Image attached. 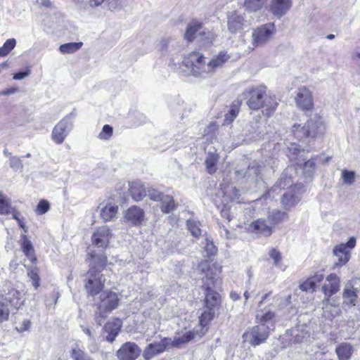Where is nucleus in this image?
I'll return each instance as SVG.
<instances>
[{
  "mask_svg": "<svg viewBox=\"0 0 360 360\" xmlns=\"http://www.w3.org/2000/svg\"><path fill=\"white\" fill-rule=\"evenodd\" d=\"M198 268L200 271L205 274V277L202 278V287L206 290V307L209 309H212L218 306L220 302L219 293L212 289L221 284L219 275L221 272L222 266L217 262L209 264L207 260H203L198 264Z\"/></svg>",
  "mask_w": 360,
  "mask_h": 360,
  "instance_id": "obj_1",
  "label": "nucleus"
},
{
  "mask_svg": "<svg viewBox=\"0 0 360 360\" xmlns=\"http://www.w3.org/2000/svg\"><path fill=\"white\" fill-rule=\"evenodd\" d=\"M243 96L250 109L264 108L262 113L266 117H270L278 105L276 96L268 94L267 88L264 85L246 89L243 92Z\"/></svg>",
  "mask_w": 360,
  "mask_h": 360,
  "instance_id": "obj_2",
  "label": "nucleus"
},
{
  "mask_svg": "<svg viewBox=\"0 0 360 360\" xmlns=\"http://www.w3.org/2000/svg\"><path fill=\"white\" fill-rule=\"evenodd\" d=\"M325 130L323 118L318 114L311 115L304 125L295 124L292 128L294 136L299 140L321 136Z\"/></svg>",
  "mask_w": 360,
  "mask_h": 360,
  "instance_id": "obj_3",
  "label": "nucleus"
},
{
  "mask_svg": "<svg viewBox=\"0 0 360 360\" xmlns=\"http://www.w3.org/2000/svg\"><path fill=\"white\" fill-rule=\"evenodd\" d=\"M291 183L290 177H287L286 174L283 173L274 186L268 192L269 196L271 197L278 188L281 190L285 186H289L288 191L283 194L282 198V204L286 209L292 207L300 201L301 190L303 188L301 184L291 186Z\"/></svg>",
  "mask_w": 360,
  "mask_h": 360,
  "instance_id": "obj_4",
  "label": "nucleus"
},
{
  "mask_svg": "<svg viewBox=\"0 0 360 360\" xmlns=\"http://www.w3.org/2000/svg\"><path fill=\"white\" fill-rule=\"evenodd\" d=\"M289 154L288 155L291 160L296 162V170L301 172L306 179H311L315 172V161L314 159L305 161L303 158L304 149H301L300 146L292 143L288 148Z\"/></svg>",
  "mask_w": 360,
  "mask_h": 360,
  "instance_id": "obj_5",
  "label": "nucleus"
},
{
  "mask_svg": "<svg viewBox=\"0 0 360 360\" xmlns=\"http://www.w3.org/2000/svg\"><path fill=\"white\" fill-rule=\"evenodd\" d=\"M182 65L190 69L191 74L194 77L207 78L212 76V72L205 57L198 52L191 53L182 61Z\"/></svg>",
  "mask_w": 360,
  "mask_h": 360,
  "instance_id": "obj_6",
  "label": "nucleus"
},
{
  "mask_svg": "<svg viewBox=\"0 0 360 360\" xmlns=\"http://www.w3.org/2000/svg\"><path fill=\"white\" fill-rule=\"evenodd\" d=\"M276 32L274 23H266L252 30L250 44L245 49L248 53L259 46L265 45Z\"/></svg>",
  "mask_w": 360,
  "mask_h": 360,
  "instance_id": "obj_7",
  "label": "nucleus"
},
{
  "mask_svg": "<svg viewBox=\"0 0 360 360\" xmlns=\"http://www.w3.org/2000/svg\"><path fill=\"white\" fill-rule=\"evenodd\" d=\"M100 300L101 301L98 304L96 321L101 326L103 320L105 318V314L117 307L119 299L115 292L105 291L100 294Z\"/></svg>",
  "mask_w": 360,
  "mask_h": 360,
  "instance_id": "obj_8",
  "label": "nucleus"
},
{
  "mask_svg": "<svg viewBox=\"0 0 360 360\" xmlns=\"http://www.w3.org/2000/svg\"><path fill=\"white\" fill-rule=\"evenodd\" d=\"M199 37L200 41L205 45H209L212 43L214 39L213 34L206 32L202 24L197 20L190 22L186 27L185 38L189 41Z\"/></svg>",
  "mask_w": 360,
  "mask_h": 360,
  "instance_id": "obj_9",
  "label": "nucleus"
},
{
  "mask_svg": "<svg viewBox=\"0 0 360 360\" xmlns=\"http://www.w3.org/2000/svg\"><path fill=\"white\" fill-rule=\"evenodd\" d=\"M269 334V327L264 324H259L247 330L243 338L245 342L255 347L264 342Z\"/></svg>",
  "mask_w": 360,
  "mask_h": 360,
  "instance_id": "obj_10",
  "label": "nucleus"
},
{
  "mask_svg": "<svg viewBox=\"0 0 360 360\" xmlns=\"http://www.w3.org/2000/svg\"><path fill=\"white\" fill-rule=\"evenodd\" d=\"M355 245L356 239L352 237L347 243L338 245L333 248V255L337 259V261L334 262L333 266L334 269L344 266L349 262L351 255V250L353 249Z\"/></svg>",
  "mask_w": 360,
  "mask_h": 360,
  "instance_id": "obj_11",
  "label": "nucleus"
},
{
  "mask_svg": "<svg viewBox=\"0 0 360 360\" xmlns=\"http://www.w3.org/2000/svg\"><path fill=\"white\" fill-rule=\"evenodd\" d=\"M295 101L298 108L303 111L311 110L314 107L312 91L307 86L298 88L295 97Z\"/></svg>",
  "mask_w": 360,
  "mask_h": 360,
  "instance_id": "obj_12",
  "label": "nucleus"
},
{
  "mask_svg": "<svg viewBox=\"0 0 360 360\" xmlns=\"http://www.w3.org/2000/svg\"><path fill=\"white\" fill-rule=\"evenodd\" d=\"M72 127L69 116L61 120L53 129L51 138L56 144H61Z\"/></svg>",
  "mask_w": 360,
  "mask_h": 360,
  "instance_id": "obj_13",
  "label": "nucleus"
},
{
  "mask_svg": "<svg viewBox=\"0 0 360 360\" xmlns=\"http://www.w3.org/2000/svg\"><path fill=\"white\" fill-rule=\"evenodd\" d=\"M105 278L103 274L98 273H93L92 271L88 272V281L85 284L87 292L94 296L101 292L104 287Z\"/></svg>",
  "mask_w": 360,
  "mask_h": 360,
  "instance_id": "obj_14",
  "label": "nucleus"
},
{
  "mask_svg": "<svg viewBox=\"0 0 360 360\" xmlns=\"http://www.w3.org/2000/svg\"><path fill=\"white\" fill-rule=\"evenodd\" d=\"M328 283L324 284L321 287V291L324 294V304H326L325 309L328 308V299L337 293L340 290V278L335 274H330L326 277Z\"/></svg>",
  "mask_w": 360,
  "mask_h": 360,
  "instance_id": "obj_15",
  "label": "nucleus"
},
{
  "mask_svg": "<svg viewBox=\"0 0 360 360\" xmlns=\"http://www.w3.org/2000/svg\"><path fill=\"white\" fill-rule=\"evenodd\" d=\"M359 289V279H356L352 281L347 282L345 286L342 293L344 304L350 305L351 307L354 306L356 304V301L358 297Z\"/></svg>",
  "mask_w": 360,
  "mask_h": 360,
  "instance_id": "obj_16",
  "label": "nucleus"
},
{
  "mask_svg": "<svg viewBox=\"0 0 360 360\" xmlns=\"http://www.w3.org/2000/svg\"><path fill=\"white\" fill-rule=\"evenodd\" d=\"M248 231L259 237H269L274 232L272 224L268 219H258L249 224Z\"/></svg>",
  "mask_w": 360,
  "mask_h": 360,
  "instance_id": "obj_17",
  "label": "nucleus"
},
{
  "mask_svg": "<svg viewBox=\"0 0 360 360\" xmlns=\"http://www.w3.org/2000/svg\"><path fill=\"white\" fill-rule=\"evenodd\" d=\"M140 354L141 349L136 343L127 342L117 350V356L119 360H136Z\"/></svg>",
  "mask_w": 360,
  "mask_h": 360,
  "instance_id": "obj_18",
  "label": "nucleus"
},
{
  "mask_svg": "<svg viewBox=\"0 0 360 360\" xmlns=\"http://www.w3.org/2000/svg\"><path fill=\"white\" fill-rule=\"evenodd\" d=\"M292 6V0H271L269 11L278 19L286 15Z\"/></svg>",
  "mask_w": 360,
  "mask_h": 360,
  "instance_id": "obj_19",
  "label": "nucleus"
},
{
  "mask_svg": "<svg viewBox=\"0 0 360 360\" xmlns=\"http://www.w3.org/2000/svg\"><path fill=\"white\" fill-rule=\"evenodd\" d=\"M112 237V233L110 228L107 226L99 227L92 235V244L101 248H105Z\"/></svg>",
  "mask_w": 360,
  "mask_h": 360,
  "instance_id": "obj_20",
  "label": "nucleus"
},
{
  "mask_svg": "<svg viewBox=\"0 0 360 360\" xmlns=\"http://www.w3.org/2000/svg\"><path fill=\"white\" fill-rule=\"evenodd\" d=\"M245 13L239 11L231 13L228 16V29L232 33H236L247 27L248 20L245 19Z\"/></svg>",
  "mask_w": 360,
  "mask_h": 360,
  "instance_id": "obj_21",
  "label": "nucleus"
},
{
  "mask_svg": "<svg viewBox=\"0 0 360 360\" xmlns=\"http://www.w3.org/2000/svg\"><path fill=\"white\" fill-rule=\"evenodd\" d=\"M144 219V211L137 206H131L124 212V221L131 226H139Z\"/></svg>",
  "mask_w": 360,
  "mask_h": 360,
  "instance_id": "obj_22",
  "label": "nucleus"
},
{
  "mask_svg": "<svg viewBox=\"0 0 360 360\" xmlns=\"http://www.w3.org/2000/svg\"><path fill=\"white\" fill-rule=\"evenodd\" d=\"M169 348V340L165 338L160 342L149 344L143 351V356L145 360H150L153 356L162 353Z\"/></svg>",
  "mask_w": 360,
  "mask_h": 360,
  "instance_id": "obj_23",
  "label": "nucleus"
},
{
  "mask_svg": "<svg viewBox=\"0 0 360 360\" xmlns=\"http://www.w3.org/2000/svg\"><path fill=\"white\" fill-rule=\"evenodd\" d=\"M122 326V322L120 319L115 318L109 321L103 328L104 332L108 334L106 335V340L110 342H113L118 335Z\"/></svg>",
  "mask_w": 360,
  "mask_h": 360,
  "instance_id": "obj_24",
  "label": "nucleus"
},
{
  "mask_svg": "<svg viewBox=\"0 0 360 360\" xmlns=\"http://www.w3.org/2000/svg\"><path fill=\"white\" fill-rule=\"evenodd\" d=\"M98 209L100 210V217L104 222L111 221L116 219L118 212L117 205L111 203L100 204Z\"/></svg>",
  "mask_w": 360,
  "mask_h": 360,
  "instance_id": "obj_25",
  "label": "nucleus"
},
{
  "mask_svg": "<svg viewBox=\"0 0 360 360\" xmlns=\"http://www.w3.org/2000/svg\"><path fill=\"white\" fill-rule=\"evenodd\" d=\"M230 58V56L226 51H221L214 56L208 63L213 75L218 68H221Z\"/></svg>",
  "mask_w": 360,
  "mask_h": 360,
  "instance_id": "obj_26",
  "label": "nucleus"
},
{
  "mask_svg": "<svg viewBox=\"0 0 360 360\" xmlns=\"http://www.w3.org/2000/svg\"><path fill=\"white\" fill-rule=\"evenodd\" d=\"M354 351L353 346L348 342H342L335 348V353L339 360H349Z\"/></svg>",
  "mask_w": 360,
  "mask_h": 360,
  "instance_id": "obj_27",
  "label": "nucleus"
},
{
  "mask_svg": "<svg viewBox=\"0 0 360 360\" xmlns=\"http://www.w3.org/2000/svg\"><path fill=\"white\" fill-rule=\"evenodd\" d=\"M235 174L238 179L244 178L250 181H255L257 180L260 171L258 167L252 166L249 167L245 171L237 170Z\"/></svg>",
  "mask_w": 360,
  "mask_h": 360,
  "instance_id": "obj_28",
  "label": "nucleus"
},
{
  "mask_svg": "<svg viewBox=\"0 0 360 360\" xmlns=\"http://www.w3.org/2000/svg\"><path fill=\"white\" fill-rule=\"evenodd\" d=\"M328 308L325 309L324 299L322 300L323 316L326 319H332L340 313L339 305L333 300L328 299Z\"/></svg>",
  "mask_w": 360,
  "mask_h": 360,
  "instance_id": "obj_29",
  "label": "nucleus"
},
{
  "mask_svg": "<svg viewBox=\"0 0 360 360\" xmlns=\"http://www.w3.org/2000/svg\"><path fill=\"white\" fill-rule=\"evenodd\" d=\"M129 192L135 201H139L146 195V189L140 182H133L130 185Z\"/></svg>",
  "mask_w": 360,
  "mask_h": 360,
  "instance_id": "obj_30",
  "label": "nucleus"
},
{
  "mask_svg": "<svg viewBox=\"0 0 360 360\" xmlns=\"http://www.w3.org/2000/svg\"><path fill=\"white\" fill-rule=\"evenodd\" d=\"M195 337V333L193 331H187L180 337L174 338L173 340H169V347H179L182 345L191 341Z\"/></svg>",
  "mask_w": 360,
  "mask_h": 360,
  "instance_id": "obj_31",
  "label": "nucleus"
},
{
  "mask_svg": "<svg viewBox=\"0 0 360 360\" xmlns=\"http://www.w3.org/2000/svg\"><path fill=\"white\" fill-rule=\"evenodd\" d=\"M21 248L22 252H24L26 257L30 259L31 262H34L36 260V257L34 255V250L33 245L30 240L27 238L26 236H22V241L21 243Z\"/></svg>",
  "mask_w": 360,
  "mask_h": 360,
  "instance_id": "obj_32",
  "label": "nucleus"
},
{
  "mask_svg": "<svg viewBox=\"0 0 360 360\" xmlns=\"http://www.w3.org/2000/svg\"><path fill=\"white\" fill-rule=\"evenodd\" d=\"M257 320L260 324L274 323L276 318V313L271 309H264L257 314Z\"/></svg>",
  "mask_w": 360,
  "mask_h": 360,
  "instance_id": "obj_33",
  "label": "nucleus"
},
{
  "mask_svg": "<svg viewBox=\"0 0 360 360\" xmlns=\"http://www.w3.org/2000/svg\"><path fill=\"white\" fill-rule=\"evenodd\" d=\"M5 300H6L8 307H13L18 308L20 305V292L17 290H11L5 296H4Z\"/></svg>",
  "mask_w": 360,
  "mask_h": 360,
  "instance_id": "obj_34",
  "label": "nucleus"
},
{
  "mask_svg": "<svg viewBox=\"0 0 360 360\" xmlns=\"http://www.w3.org/2000/svg\"><path fill=\"white\" fill-rule=\"evenodd\" d=\"M289 336L291 337L290 339H289L290 344H297L306 340L309 337V335L307 332L303 330L292 328L290 330Z\"/></svg>",
  "mask_w": 360,
  "mask_h": 360,
  "instance_id": "obj_35",
  "label": "nucleus"
},
{
  "mask_svg": "<svg viewBox=\"0 0 360 360\" xmlns=\"http://www.w3.org/2000/svg\"><path fill=\"white\" fill-rule=\"evenodd\" d=\"M91 257L93 259V266L89 271H92L93 273H100L105 267L107 257L104 255H91Z\"/></svg>",
  "mask_w": 360,
  "mask_h": 360,
  "instance_id": "obj_36",
  "label": "nucleus"
},
{
  "mask_svg": "<svg viewBox=\"0 0 360 360\" xmlns=\"http://www.w3.org/2000/svg\"><path fill=\"white\" fill-rule=\"evenodd\" d=\"M287 213L279 210H274L269 212L267 219L270 224H272L273 228L274 226L287 218Z\"/></svg>",
  "mask_w": 360,
  "mask_h": 360,
  "instance_id": "obj_37",
  "label": "nucleus"
},
{
  "mask_svg": "<svg viewBox=\"0 0 360 360\" xmlns=\"http://www.w3.org/2000/svg\"><path fill=\"white\" fill-rule=\"evenodd\" d=\"M218 155L215 153H209L205 159V166L207 172L210 174H214L217 170V163L218 162Z\"/></svg>",
  "mask_w": 360,
  "mask_h": 360,
  "instance_id": "obj_38",
  "label": "nucleus"
},
{
  "mask_svg": "<svg viewBox=\"0 0 360 360\" xmlns=\"http://www.w3.org/2000/svg\"><path fill=\"white\" fill-rule=\"evenodd\" d=\"M161 203V210L165 213L171 212L176 207L173 198L169 195H164L163 198H162Z\"/></svg>",
  "mask_w": 360,
  "mask_h": 360,
  "instance_id": "obj_39",
  "label": "nucleus"
},
{
  "mask_svg": "<svg viewBox=\"0 0 360 360\" xmlns=\"http://www.w3.org/2000/svg\"><path fill=\"white\" fill-rule=\"evenodd\" d=\"M239 105L238 103H233L230 106V109L228 112L225 115L224 120V124H230L236 118L239 112Z\"/></svg>",
  "mask_w": 360,
  "mask_h": 360,
  "instance_id": "obj_40",
  "label": "nucleus"
},
{
  "mask_svg": "<svg viewBox=\"0 0 360 360\" xmlns=\"http://www.w3.org/2000/svg\"><path fill=\"white\" fill-rule=\"evenodd\" d=\"M82 42H70L60 46L59 51L63 53H73L80 49Z\"/></svg>",
  "mask_w": 360,
  "mask_h": 360,
  "instance_id": "obj_41",
  "label": "nucleus"
},
{
  "mask_svg": "<svg viewBox=\"0 0 360 360\" xmlns=\"http://www.w3.org/2000/svg\"><path fill=\"white\" fill-rule=\"evenodd\" d=\"M266 0H245L244 6L250 12H256L260 10Z\"/></svg>",
  "mask_w": 360,
  "mask_h": 360,
  "instance_id": "obj_42",
  "label": "nucleus"
},
{
  "mask_svg": "<svg viewBox=\"0 0 360 360\" xmlns=\"http://www.w3.org/2000/svg\"><path fill=\"white\" fill-rule=\"evenodd\" d=\"M10 311L6 300H5L4 296H0V323L8 320Z\"/></svg>",
  "mask_w": 360,
  "mask_h": 360,
  "instance_id": "obj_43",
  "label": "nucleus"
},
{
  "mask_svg": "<svg viewBox=\"0 0 360 360\" xmlns=\"http://www.w3.org/2000/svg\"><path fill=\"white\" fill-rule=\"evenodd\" d=\"M11 210V200L0 193V214H8Z\"/></svg>",
  "mask_w": 360,
  "mask_h": 360,
  "instance_id": "obj_44",
  "label": "nucleus"
},
{
  "mask_svg": "<svg viewBox=\"0 0 360 360\" xmlns=\"http://www.w3.org/2000/svg\"><path fill=\"white\" fill-rule=\"evenodd\" d=\"M16 40L14 38L7 39L4 45L0 47V56H7L15 46Z\"/></svg>",
  "mask_w": 360,
  "mask_h": 360,
  "instance_id": "obj_45",
  "label": "nucleus"
},
{
  "mask_svg": "<svg viewBox=\"0 0 360 360\" xmlns=\"http://www.w3.org/2000/svg\"><path fill=\"white\" fill-rule=\"evenodd\" d=\"M188 229L194 237H198L201 235L200 223L197 221L189 219L187 221Z\"/></svg>",
  "mask_w": 360,
  "mask_h": 360,
  "instance_id": "obj_46",
  "label": "nucleus"
},
{
  "mask_svg": "<svg viewBox=\"0 0 360 360\" xmlns=\"http://www.w3.org/2000/svg\"><path fill=\"white\" fill-rule=\"evenodd\" d=\"M71 357L74 360H91L88 355L79 348L77 345L72 349Z\"/></svg>",
  "mask_w": 360,
  "mask_h": 360,
  "instance_id": "obj_47",
  "label": "nucleus"
},
{
  "mask_svg": "<svg viewBox=\"0 0 360 360\" xmlns=\"http://www.w3.org/2000/svg\"><path fill=\"white\" fill-rule=\"evenodd\" d=\"M269 255L270 257L274 260V264L276 266L281 269L282 268V264H281L282 255H281V253L277 249L272 248L271 250H270Z\"/></svg>",
  "mask_w": 360,
  "mask_h": 360,
  "instance_id": "obj_48",
  "label": "nucleus"
},
{
  "mask_svg": "<svg viewBox=\"0 0 360 360\" xmlns=\"http://www.w3.org/2000/svg\"><path fill=\"white\" fill-rule=\"evenodd\" d=\"M113 129L109 124L103 126L101 131L98 135V138L101 140H108L112 136Z\"/></svg>",
  "mask_w": 360,
  "mask_h": 360,
  "instance_id": "obj_49",
  "label": "nucleus"
},
{
  "mask_svg": "<svg viewBox=\"0 0 360 360\" xmlns=\"http://www.w3.org/2000/svg\"><path fill=\"white\" fill-rule=\"evenodd\" d=\"M203 244V249L207 253V256H212L217 253V248L213 242L206 238Z\"/></svg>",
  "mask_w": 360,
  "mask_h": 360,
  "instance_id": "obj_50",
  "label": "nucleus"
},
{
  "mask_svg": "<svg viewBox=\"0 0 360 360\" xmlns=\"http://www.w3.org/2000/svg\"><path fill=\"white\" fill-rule=\"evenodd\" d=\"M342 178L345 184L352 185L355 179V173L353 171L343 170L342 172Z\"/></svg>",
  "mask_w": 360,
  "mask_h": 360,
  "instance_id": "obj_51",
  "label": "nucleus"
},
{
  "mask_svg": "<svg viewBox=\"0 0 360 360\" xmlns=\"http://www.w3.org/2000/svg\"><path fill=\"white\" fill-rule=\"evenodd\" d=\"M49 210V204L48 201L41 200L37 206L36 212L38 214H44Z\"/></svg>",
  "mask_w": 360,
  "mask_h": 360,
  "instance_id": "obj_52",
  "label": "nucleus"
},
{
  "mask_svg": "<svg viewBox=\"0 0 360 360\" xmlns=\"http://www.w3.org/2000/svg\"><path fill=\"white\" fill-rule=\"evenodd\" d=\"M214 312L212 311V309H210L209 311H205L202 314L200 317V323L201 326H206L207 323L213 318Z\"/></svg>",
  "mask_w": 360,
  "mask_h": 360,
  "instance_id": "obj_53",
  "label": "nucleus"
},
{
  "mask_svg": "<svg viewBox=\"0 0 360 360\" xmlns=\"http://www.w3.org/2000/svg\"><path fill=\"white\" fill-rule=\"evenodd\" d=\"M28 276L30 278L32 281V285L35 288H37L39 286V276L38 275L37 270L35 269H31L28 272Z\"/></svg>",
  "mask_w": 360,
  "mask_h": 360,
  "instance_id": "obj_54",
  "label": "nucleus"
},
{
  "mask_svg": "<svg viewBox=\"0 0 360 360\" xmlns=\"http://www.w3.org/2000/svg\"><path fill=\"white\" fill-rule=\"evenodd\" d=\"M300 288L302 291L311 290V292H314L316 289V287L314 285L313 281H310V279L308 278L304 282L300 284Z\"/></svg>",
  "mask_w": 360,
  "mask_h": 360,
  "instance_id": "obj_55",
  "label": "nucleus"
},
{
  "mask_svg": "<svg viewBox=\"0 0 360 360\" xmlns=\"http://www.w3.org/2000/svg\"><path fill=\"white\" fill-rule=\"evenodd\" d=\"M10 166L17 170L22 167L21 160L18 157H13L10 159Z\"/></svg>",
  "mask_w": 360,
  "mask_h": 360,
  "instance_id": "obj_56",
  "label": "nucleus"
},
{
  "mask_svg": "<svg viewBox=\"0 0 360 360\" xmlns=\"http://www.w3.org/2000/svg\"><path fill=\"white\" fill-rule=\"evenodd\" d=\"M31 327V321L29 319H25L20 326L15 327V329L19 333H22L29 330Z\"/></svg>",
  "mask_w": 360,
  "mask_h": 360,
  "instance_id": "obj_57",
  "label": "nucleus"
},
{
  "mask_svg": "<svg viewBox=\"0 0 360 360\" xmlns=\"http://www.w3.org/2000/svg\"><path fill=\"white\" fill-rule=\"evenodd\" d=\"M148 195L150 198V199H151L152 200L161 202L162 198H163L164 194H162L155 190H153V191H148Z\"/></svg>",
  "mask_w": 360,
  "mask_h": 360,
  "instance_id": "obj_58",
  "label": "nucleus"
},
{
  "mask_svg": "<svg viewBox=\"0 0 360 360\" xmlns=\"http://www.w3.org/2000/svg\"><path fill=\"white\" fill-rule=\"evenodd\" d=\"M309 278L313 281L314 285L316 287V285L323 280L324 274L321 272H316L313 276L309 277Z\"/></svg>",
  "mask_w": 360,
  "mask_h": 360,
  "instance_id": "obj_59",
  "label": "nucleus"
},
{
  "mask_svg": "<svg viewBox=\"0 0 360 360\" xmlns=\"http://www.w3.org/2000/svg\"><path fill=\"white\" fill-rule=\"evenodd\" d=\"M30 70H27L23 72H17L13 75V79H16V80H20V79L25 78L28 75H30Z\"/></svg>",
  "mask_w": 360,
  "mask_h": 360,
  "instance_id": "obj_60",
  "label": "nucleus"
},
{
  "mask_svg": "<svg viewBox=\"0 0 360 360\" xmlns=\"http://www.w3.org/2000/svg\"><path fill=\"white\" fill-rule=\"evenodd\" d=\"M220 234L227 239L231 238V232L224 226L220 228Z\"/></svg>",
  "mask_w": 360,
  "mask_h": 360,
  "instance_id": "obj_61",
  "label": "nucleus"
},
{
  "mask_svg": "<svg viewBox=\"0 0 360 360\" xmlns=\"http://www.w3.org/2000/svg\"><path fill=\"white\" fill-rule=\"evenodd\" d=\"M217 129V126L214 122H211L205 129V132L206 134L212 133Z\"/></svg>",
  "mask_w": 360,
  "mask_h": 360,
  "instance_id": "obj_62",
  "label": "nucleus"
},
{
  "mask_svg": "<svg viewBox=\"0 0 360 360\" xmlns=\"http://www.w3.org/2000/svg\"><path fill=\"white\" fill-rule=\"evenodd\" d=\"M291 295H288L282 302H281L279 304V307L281 308V307H284L285 306H288V304H290L291 302Z\"/></svg>",
  "mask_w": 360,
  "mask_h": 360,
  "instance_id": "obj_63",
  "label": "nucleus"
},
{
  "mask_svg": "<svg viewBox=\"0 0 360 360\" xmlns=\"http://www.w3.org/2000/svg\"><path fill=\"white\" fill-rule=\"evenodd\" d=\"M104 0H89V5L91 7H98L103 3Z\"/></svg>",
  "mask_w": 360,
  "mask_h": 360,
  "instance_id": "obj_64",
  "label": "nucleus"
}]
</instances>
